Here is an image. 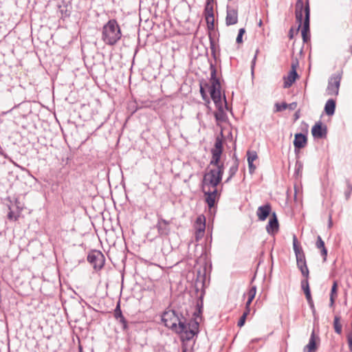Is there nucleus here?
I'll return each mask as SVG.
<instances>
[{"instance_id": "obj_1", "label": "nucleus", "mask_w": 352, "mask_h": 352, "mask_svg": "<svg viewBox=\"0 0 352 352\" xmlns=\"http://www.w3.org/2000/svg\"><path fill=\"white\" fill-rule=\"evenodd\" d=\"M162 321L165 327L179 334L182 340L190 341L199 332V323L195 320L187 322L178 309L167 308L162 314Z\"/></svg>"}, {"instance_id": "obj_2", "label": "nucleus", "mask_w": 352, "mask_h": 352, "mask_svg": "<svg viewBox=\"0 0 352 352\" xmlns=\"http://www.w3.org/2000/svg\"><path fill=\"white\" fill-rule=\"evenodd\" d=\"M122 37V32L118 21L113 19L105 23L101 32V39L107 45H116Z\"/></svg>"}, {"instance_id": "obj_3", "label": "nucleus", "mask_w": 352, "mask_h": 352, "mask_svg": "<svg viewBox=\"0 0 352 352\" xmlns=\"http://www.w3.org/2000/svg\"><path fill=\"white\" fill-rule=\"evenodd\" d=\"M210 94L212 100L215 104L216 107H219L222 104L221 96V84L219 79L217 76V68L213 64H210Z\"/></svg>"}, {"instance_id": "obj_4", "label": "nucleus", "mask_w": 352, "mask_h": 352, "mask_svg": "<svg viewBox=\"0 0 352 352\" xmlns=\"http://www.w3.org/2000/svg\"><path fill=\"white\" fill-rule=\"evenodd\" d=\"M293 248L296 258L298 268L304 278H309V271L307 265L305 255L302 247L298 243L296 235L293 236Z\"/></svg>"}, {"instance_id": "obj_5", "label": "nucleus", "mask_w": 352, "mask_h": 352, "mask_svg": "<svg viewBox=\"0 0 352 352\" xmlns=\"http://www.w3.org/2000/svg\"><path fill=\"white\" fill-rule=\"evenodd\" d=\"M223 152V142L222 140L217 138L214 143V147L211 149L212 158L210 162V165L215 166L214 168H222L224 171L223 164L221 163V157Z\"/></svg>"}, {"instance_id": "obj_6", "label": "nucleus", "mask_w": 352, "mask_h": 352, "mask_svg": "<svg viewBox=\"0 0 352 352\" xmlns=\"http://www.w3.org/2000/svg\"><path fill=\"white\" fill-rule=\"evenodd\" d=\"M157 223L155 228L157 230V233L160 236H167L170 234L171 231L170 225L172 221L166 220L163 218L161 214L157 213Z\"/></svg>"}, {"instance_id": "obj_7", "label": "nucleus", "mask_w": 352, "mask_h": 352, "mask_svg": "<svg viewBox=\"0 0 352 352\" xmlns=\"http://www.w3.org/2000/svg\"><path fill=\"white\" fill-rule=\"evenodd\" d=\"M87 261L95 270H101L104 265L105 258L100 251L92 250L88 254Z\"/></svg>"}, {"instance_id": "obj_8", "label": "nucleus", "mask_w": 352, "mask_h": 352, "mask_svg": "<svg viewBox=\"0 0 352 352\" xmlns=\"http://www.w3.org/2000/svg\"><path fill=\"white\" fill-rule=\"evenodd\" d=\"M304 19L302 18V22L301 26L302 25V28L301 30L302 40L305 43L307 42L309 40V36H308V33L309 32V21H310V8L309 2L307 1L306 6L304 9Z\"/></svg>"}, {"instance_id": "obj_9", "label": "nucleus", "mask_w": 352, "mask_h": 352, "mask_svg": "<svg viewBox=\"0 0 352 352\" xmlns=\"http://www.w3.org/2000/svg\"><path fill=\"white\" fill-rule=\"evenodd\" d=\"M341 78L342 77L340 74H333L330 77L327 88L328 95L335 96L338 95Z\"/></svg>"}, {"instance_id": "obj_10", "label": "nucleus", "mask_w": 352, "mask_h": 352, "mask_svg": "<svg viewBox=\"0 0 352 352\" xmlns=\"http://www.w3.org/2000/svg\"><path fill=\"white\" fill-rule=\"evenodd\" d=\"M320 337L316 334L315 331L313 330L308 344L304 347L303 352H316L320 344Z\"/></svg>"}, {"instance_id": "obj_11", "label": "nucleus", "mask_w": 352, "mask_h": 352, "mask_svg": "<svg viewBox=\"0 0 352 352\" xmlns=\"http://www.w3.org/2000/svg\"><path fill=\"white\" fill-rule=\"evenodd\" d=\"M205 196V201L210 208L214 207L217 200L219 199L220 192L217 189L202 191Z\"/></svg>"}, {"instance_id": "obj_12", "label": "nucleus", "mask_w": 352, "mask_h": 352, "mask_svg": "<svg viewBox=\"0 0 352 352\" xmlns=\"http://www.w3.org/2000/svg\"><path fill=\"white\" fill-rule=\"evenodd\" d=\"M224 171H223L222 168H211L208 172L206 173L204 175V177L208 178L210 181L214 182V183L219 184L222 180L223 175Z\"/></svg>"}, {"instance_id": "obj_13", "label": "nucleus", "mask_w": 352, "mask_h": 352, "mask_svg": "<svg viewBox=\"0 0 352 352\" xmlns=\"http://www.w3.org/2000/svg\"><path fill=\"white\" fill-rule=\"evenodd\" d=\"M298 78V75L296 72V65L294 63L292 64L291 70L288 73L287 76H284V88L290 87L292 84L295 82L296 78Z\"/></svg>"}, {"instance_id": "obj_14", "label": "nucleus", "mask_w": 352, "mask_h": 352, "mask_svg": "<svg viewBox=\"0 0 352 352\" xmlns=\"http://www.w3.org/2000/svg\"><path fill=\"white\" fill-rule=\"evenodd\" d=\"M279 229V223L275 212H272L269 222L266 226V231L270 235H274L278 232Z\"/></svg>"}, {"instance_id": "obj_15", "label": "nucleus", "mask_w": 352, "mask_h": 352, "mask_svg": "<svg viewBox=\"0 0 352 352\" xmlns=\"http://www.w3.org/2000/svg\"><path fill=\"white\" fill-rule=\"evenodd\" d=\"M305 6H306V4L304 6L302 0H297L296 1L295 15H296V22L298 23V29H299L301 27V24L302 22V17L304 16V9H305Z\"/></svg>"}, {"instance_id": "obj_16", "label": "nucleus", "mask_w": 352, "mask_h": 352, "mask_svg": "<svg viewBox=\"0 0 352 352\" xmlns=\"http://www.w3.org/2000/svg\"><path fill=\"white\" fill-rule=\"evenodd\" d=\"M238 22V11L235 8L227 7L226 23L227 25H232Z\"/></svg>"}, {"instance_id": "obj_17", "label": "nucleus", "mask_w": 352, "mask_h": 352, "mask_svg": "<svg viewBox=\"0 0 352 352\" xmlns=\"http://www.w3.org/2000/svg\"><path fill=\"white\" fill-rule=\"evenodd\" d=\"M272 212V206L270 204L267 203L265 205L261 206L256 210V215L260 221L266 220L267 217Z\"/></svg>"}, {"instance_id": "obj_18", "label": "nucleus", "mask_w": 352, "mask_h": 352, "mask_svg": "<svg viewBox=\"0 0 352 352\" xmlns=\"http://www.w3.org/2000/svg\"><path fill=\"white\" fill-rule=\"evenodd\" d=\"M311 133L314 138H323L327 135V129L322 126V122H318L312 127Z\"/></svg>"}, {"instance_id": "obj_19", "label": "nucleus", "mask_w": 352, "mask_h": 352, "mask_svg": "<svg viewBox=\"0 0 352 352\" xmlns=\"http://www.w3.org/2000/svg\"><path fill=\"white\" fill-rule=\"evenodd\" d=\"M307 138L305 134L296 133L295 135V138H294V146L295 148V151L304 148L307 145Z\"/></svg>"}, {"instance_id": "obj_20", "label": "nucleus", "mask_w": 352, "mask_h": 352, "mask_svg": "<svg viewBox=\"0 0 352 352\" xmlns=\"http://www.w3.org/2000/svg\"><path fill=\"white\" fill-rule=\"evenodd\" d=\"M256 294V285H251L250 288L248 289L246 294H244V296H248V300L245 302V309H250V305L255 298Z\"/></svg>"}, {"instance_id": "obj_21", "label": "nucleus", "mask_w": 352, "mask_h": 352, "mask_svg": "<svg viewBox=\"0 0 352 352\" xmlns=\"http://www.w3.org/2000/svg\"><path fill=\"white\" fill-rule=\"evenodd\" d=\"M256 294V285H251L250 288L248 289L246 294H244V296H248V300L245 302V309H250V305L255 298Z\"/></svg>"}, {"instance_id": "obj_22", "label": "nucleus", "mask_w": 352, "mask_h": 352, "mask_svg": "<svg viewBox=\"0 0 352 352\" xmlns=\"http://www.w3.org/2000/svg\"><path fill=\"white\" fill-rule=\"evenodd\" d=\"M219 184L214 183L212 181H210L208 178L206 177H203V179L201 181V187L202 191L210 190L212 189H217V186Z\"/></svg>"}, {"instance_id": "obj_23", "label": "nucleus", "mask_w": 352, "mask_h": 352, "mask_svg": "<svg viewBox=\"0 0 352 352\" xmlns=\"http://www.w3.org/2000/svg\"><path fill=\"white\" fill-rule=\"evenodd\" d=\"M316 247L320 250L321 251V255L323 257V261H327V250L325 248L324 242L320 236H318L317 240L316 242Z\"/></svg>"}, {"instance_id": "obj_24", "label": "nucleus", "mask_w": 352, "mask_h": 352, "mask_svg": "<svg viewBox=\"0 0 352 352\" xmlns=\"http://www.w3.org/2000/svg\"><path fill=\"white\" fill-rule=\"evenodd\" d=\"M338 297V283L334 281L331 289L329 298V307H334L336 299Z\"/></svg>"}, {"instance_id": "obj_25", "label": "nucleus", "mask_w": 352, "mask_h": 352, "mask_svg": "<svg viewBox=\"0 0 352 352\" xmlns=\"http://www.w3.org/2000/svg\"><path fill=\"white\" fill-rule=\"evenodd\" d=\"M239 160L237 159H236L233 162L232 166L229 168V170H228L229 176L226 179V181H225L226 183H228L232 179V178L236 175V173H237L238 169H239Z\"/></svg>"}, {"instance_id": "obj_26", "label": "nucleus", "mask_w": 352, "mask_h": 352, "mask_svg": "<svg viewBox=\"0 0 352 352\" xmlns=\"http://www.w3.org/2000/svg\"><path fill=\"white\" fill-rule=\"evenodd\" d=\"M336 109V101L333 99H329L324 106V111L328 116H332Z\"/></svg>"}, {"instance_id": "obj_27", "label": "nucleus", "mask_w": 352, "mask_h": 352, "mask_svg": "<svg viewBox=\"0 0 352 352\" xmlns=\"http://www.w3.org/2000/svg\"><path fill=\"white\" fill-rule=\"evenodd\" d=\"M206 228V219L204 216H199L197 218L195 224V230L205 231Z\"/></svg>"}, {"instance_id": "obj_28", "label": "nucleus", "mask_w": 352, "mask_h": 352, "mask_svg": "<svg viewBox=\"0 0 352 352\" xmlns=\"http://www.w3.org/2000/svg\"><path fill=\"white\" fill-rule=\"evenodd\" d=\"M204 14V16H210L214 15L213 1H206Z\"/></svg>"}, {"instance_id": "obj_29", "label": "nucleus", "mask_w": 352, "mask_h": 352, "mask_svg": "<svg viewBox=\"0 0 352 352\" xmlns=\"http://www.w3.org/2000/svg\"><path fill=\"white\" fill-rule=\"evenodd\" d=\"M333 328L335 332L338 335H340L342 332V326L340 323V317L336 316L333 320Z\"/></svg>"}, {"instance_id": "obj_30", "label": "nucleus", "mask_w": 352, "mask_h": 352, "mask_svg": "<svg viewBox=\"0 0 352 352\" xmlns=\"http://www.w3.org/2000/svg\"><path fill=\"white\" fill-rule=\"evenodd\" d=\"M218 108V111L214 113V117L217 121H224L226 118V113L223 110L222 104L219 105V107H217Z\"/></svg>"}, {"instance_id": "obj_31", "label": "nucleus", "mask_w": 352, "mask_h": 352, "mask_svg": "<svg viewBox=\"0 0 352 352\" xmlns=\"http://www.w3.org/2000/svg\"><path fill=\"white\" fill-rule=\"evenodd\" d=\"M8 208L9 209V212L8 213V219L10 221H16L19 219V218L20 217L21 213H19L16 212V213L14 214V212L12 210L10 205H8Z\"/></svg>"}, {"instance_id": "obj_32", "label": "nucleus", "mask_w": 352, "mask_h": 352, "mask_svg": "<svg viewBox=\"0 0 352 352\" xmlns=\"http://www.w3.org/2000/svg\"><path fill=\"white\" fill-rule=\"evenodd\" d=\"M208 30H214V16H205Z\"/></svg>"}, {"instance_id": "obj_33", "label": "nucleus", "mask_w": 352, "mask_h": 352, "mask_svg": "<svg viewBox=\"0 0 352 352\" xmlns=\"http://www.w3.org/2000/svg\"><path fill=\"white\" fill-rule=\"evenodd\" d=\"M250 309H245V311H244L243 314L241 316V318L239 320L238 323H237V325L239 327H243L244 325V324L245 322L246 318L248 316V314H250Z\"/></svg>"}, {"instance_id": "obj_34", "label": "nucleus", "mask_w": 352, "mask_h": 352, "mask_svg": "<svg viewBox=\"0 0 352 352\" xmlns=\"http://www.w3.org/2000/svg\"><path fill=\"white\" fill-rule=\"evenodd\" d=\"M258 158V155L254 151H248L247 152V160L248 163L254 162Z\"/></svg>"}, {"instance_id": "obj_35", "label": "nucleus", "mask_w": 352, "mask_h": 352, "mask_svg": "<svg viewBox=\"0 0 352 352\" xmlns=\"http://www.w3.org/2000/svg\"><path fill=\"white\" fill-rule=\"evenodd\" d=\"M274 107V112H280L287 109V104L286 102H282L281 104L276 102Z\"/></svg>"}, {"instance_id": "obj_36", "label": "nucleus", "mask_w": 352, "mask_h": 352, "mask_svg": "<svg viewBox=\"0 0 352 352\" xmlns=\"http://www.w3.org/2000/svg\"><path fill=\"white\" fill-rule=\"evenodd\" d=\"M59 9H60V12L61 14L62 18H65V17L69 16L70 12L67 10V5H64L63 6H60Z\"/></svg>"}, {"instance_id": "obj_37", "label": "nucleus", "mask_w": 352, "mask_h": 352, "mask_svg": "<svg viewBox=\"0 0 352 352\" xmlns=\"http://www.w3.org/2000/svg\"><path fill=\"white\" fill-rule=\"evenodd\" d=\"M119 323L122 325V330L126 331L129 330L128 322L126 318L123 316L117 320Z\"/></svg>"}, {"instance_id": "obj_38", "label": "nucleus", "mask_w": 352, "mask_h": 352, "mask_svg": "<svg viewBox=\"0 0 352 352\" xmlns=\"http://www.w3.org/2000/svg\"><path fill=\"white\" fill-rule=\"evenodd\" d=\"M301 285V289L304 291L305 293L306 291H309V278H305L301 280L300 283Z\"/></svg>"}, {"instance_id": "obj_39", "label": "nucleus", "mask_w": 352, "mask_h": 352, "mask_svg": "<svg viewBox=\"0 0 352 352\" xmlns=\"http://www.w3.org/2000/svg\"><path fill=\"white\" fill-rule=\"evenodd\" d=\"M122 316H123V315L120 309V302H118L116 307V309H114V317L116 320H118Z\"/></svg>"}, {"instance_id": "obj_40", "label": "nucleus", "mask_w": 352, "mask_h": 352, "mask_svg": "<svg viewBox=\"0 0 352 352\" xmlns=\"http://www.w3.org/2000/svg\"><path fill=\"white\" fill-rule=\"evenodd\" d=\"M302 168H303L302 163L300 161L297 160L296 162V164H295V173L298 175L300 173L302 172Z\"/></svg>"}, {"instance_id": "obj_41", "label": "nucleus", "mask_w": 352, "mask_h": 352, "mask_svg": "<svg viewBox=\"0 0 352 352\" xmlns=\"http://www.w3.org/2000/svg\"><path fill=\"white\" fill-rule=\"evenodd\" d=\"M14 204L17 210V212L21 213L23 210V205L20 202L19 198L14 199Z\"/></svg>"}, {"instance_id": "obj_42", "label": "nucleus", "mask_w": 352, "mask_h": 352, "mask_svg": "<svg viewBox=\"0 0 352 352\" xmlns=\"http://www.w3.org/2000/svg\"><path fill=\"white\" fill-rule=\"evenodd\" d=\"M205 231H202V230H195V237L196 241H199L204 235Z\"/></svg>"}, {"instance_id": "obj_43", "label": "nucleus", "mask_w": 352, "mask_h": 352, "mask_svg": "<svg viewBox=\"0 0 352 352\" xmlns=\"http://www.w3.org/2000/svg\"><path fill=\"white\" fill-rule=\"evenodd\" d=\"M200 94H201V95L202 98H203L205 101H206V102H209V98H208V95H207V94H206V91H205V89H204V88L203 87V86H202V85H201V86H200Z\"/></svg>"}, {"instance_id": "obj_44", "label": "nucleus", "mask_w": 352, "mask_h": 352, "mask_svg": "<svg viewBox=\"0 0 352 352\" xmlns=\"http://www.w3.org/2000/svg\"><path fill=\"white\" fill-rule=\"evenodd\" d=\"M346 186H347V190L345 192V196H346V199H348L349 198L351 191H352V185L351 184V183L349 182H347Z\"/></svg>"}, {"instance_id": "obj_45", "label": "nucleus", "mask_w": 352, "mask_h": 352, "mask_svg": "<svg viewBox=\"0 0 352 352\" xmlns=\"http://www.w3.org/2000/svg\"><path fill=\"white\" fill-rule=\"evenodd\" d=\"M305 296H306V298L309 302V304L311 306V307H314V302H313V300H312V298H311V292L310 290L309 291H306V292L305 293Z\"/></svg>"}, {"instance_id": "obj_46", "label": "nucleus", "mask_w": 352, "mask_h": 352, "mask_svg": "<svg viewBox=\"0 0 352 352\" xmlns=\"http://www.w3.org/2000/svg\"><path fill=\"white\" fill-rule=\"evenodd\" d=\"M249 173L250 174H253L256 170V166L254 165L253 162L248 163Z\"/></svg>"}, {"instance_id": "obj_47", "label": "nucleus", "mask_w": 352, "mask_h": 352, "mask_svg": "<svg viewBox=\"0 0 352 352\" xmlns=\"http://www.w3.org/2000/svg\"><path fill=\"white\" fill-rule=\"evenodd\" d=\"M297 107V102H293L290 104H287V109H289V110H294L296 109Z\"/></svg>"}, {"instance_id": "obj_48", "label": "nucleus", "mask_w": 352, "mask_h": 352, "mask_svg": "<svg viewBox=\"0 0 352 352\" xmlns=\"http://www.w3.org/2000/svg\"><path fill=\"white\" fill-rule=\"evenodd\" d=\"M349 348L352 351V338L347 337Z\"/></svg>"}, {"instance_id": "obj_49", "label": "nucleus", "mask_w": 352, "mask_h": 352, "mask_svg": "<svg viewBox=\"0 0 352 352\" xmlns=\"http://www.w3.org/2000/svg\"><path fill=\"white\" fill-rule=\"evenodd\" d=\"M242 37H243V36L241 34H238L236 39V42L237 43H241L243 42Z\"/></svg>"}, {"instance_id": "obj_50", "label": "nucleus", "mask_w": 352, "mask_h": 352, "mask_svg": "<svg viewBox=\"0 0 352 352\" xmlns=\"http://www.w3.org/2000/svg\"><path fill=\"white\" fill-rule=\"evenodd\" d=\"M257 53H258V50H256V54L254 55V58H253V60H252V69H253V67H254V65H255V61H256V54H257Z\"/></svg>"}, {"instance_id": "obj_51", "label": "nucleus", "mask_w": 352, "mask_h": 352, "mask_svg": "<svg viewBox=\"0 0 352 352\" xmlns=\"http://www.w3.org/2000/svg\"><path fill=\"white\" fill-rule=\"evenodd\" d=\"M300 117V110H298L294 114L295 120H298Z\"/></svg>"}, {"instance_id": "obj_52", "label": "nucleus", "mask_w": 352, "mask_h": 352, "mask_svg": "<svg viewBox=\"0 0 352 352\" xmlns=\"http://www.w3.org/2000/svg\"><path fill=\"white\" fill-rule=\"evenodd\" d=\"M245 32V29L244 28H241V29H239L238 34H241L243 36Z\"/></svg>"}, {"instance_id": "obj_53", "label": "nucleus", "mask_w": 352, "mask_h": 352, "mask_svg": "<svg viewBox=\"0 0 352 352\" xmlns=\"http://www.w3.org/2000/svg\"><path fill=\"white\" fill-rule=\"evenodd\" d=\"M292 31H293V30H292V29H291V30H289V38H293Z\"/></svg>"}, {"instance_id": "obj_54", "label": "nucleus", "mask_w": 352, "mask_h": 352, "mask_svg": "<svg viewBox=\"0 0 352 352\" xmlns=\"http://www.w3.org/2000/svg\"><path fill=\"white\" fill-rule=\"evenodd\" d=\"M7 200L9 201L10 203H12V200H11L10 197H8Z\"/></svg>"}, {"instance_id": "obj_55", "label": "nucleus", "mask_w": 352, "mask_h": 352, "mask_svg": "<svg viewBox=\"0 0 352 352\" xmlns=\"http://www.w3.org/2000/svg\"><path fill=\"white\" fill-rule=\"evenodd\" d=\"M258 25H259L260 26L262 25V21H261V20L259 21Z\"/></svg>"}, {"instance_id": "obj_56", "label": "nucleus", "mask_w": 352, "mask_h": 352, "mask_svg": "<svg viewBox=\"0 0 352 352\" xmlns=\"http://www.w3.org/2000/svg\"><path fill=\"white\" fill-rule=\"evenodd\" d=\"M207 1H214V0H206Z\"/></svg>"}]
</instances>
